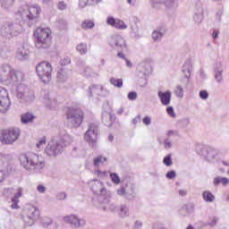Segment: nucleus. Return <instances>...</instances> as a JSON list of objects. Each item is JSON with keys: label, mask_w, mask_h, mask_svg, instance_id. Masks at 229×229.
<instances>
[{"label": "nucleus", "mask_w": 229, "mask_h": 229, "mask_svg": "<svg viewBox=\"0 0 229 229\" xmlns=\"http://www.w3.org/2000/svg\"><path fill=\"white\" fill-rule=\"evenodd\" d=\"M35 116L31 113H25L21 114L22 124H29V123H33Z\"/></svg>", "instance_id": "31"}, {"label": "nucleus", "mask_w": 229, "mask_h": 229, "mask_svg": "<svg viewBox=\"0 0 229 229\" xmlns=\"http://www.w3.org/2000/svg\"><path fill=\"white\" fill-rule=\"evenodd\" d=\"M127 98L130 101H135L137 99V92L131 91L128 93Z\"/></svg>", "instance_id": "55"}, {"label": "nucleus", "mask_w": 229, "mask_h": 229, "mask_svg": "<svg viewBox=\"0 0 229 229\" xmlns=\"http://www.w3.org/2000/svg\"><path fill=\"white\" fill-rule=\"evenodd\" d=\"M166 113L170 117H176V114L174 113V108L173 106L166 107Z\"/></svg>", "instance_id": "56"}, {"label": "nucleus", "mask_w": 229, "mask_h": 229, "mask_svg": "<svg viewBox=\"0 0 229 229\" xmlns=\"http://www.w3.org/2000/svg\"><path fill=\"white\" fill-rule=\"evenodd\" d=\"M99 135V125L97 123H89L88 130L84 133V140L91 148H97L98 146V136Z\"/></svg>", "instance_id": "10"}, {"label": "nucleus", "mask_w": 229, "mask_h": 229, "mask_svg": "<svg viewBox=\"0 0 229 229\" xmlns=\"http://www.w3.org/2000/svg\"><path fill=\"white\" fill-rule=\"evenodd\" d=\"M198 155L203 157L207 162L210 164H216L219 162L220 151L214 147L199 145L196 148Z\"/></svg>", "instance_id": "8"}, {"label": "nucleus", "mask_w": 229, "mask_h": 229, "mask_svg": "<svg viewBox=\"0 0 229 229\" xmlns=\"http://www.w3.org/2000/svg\"><path fill=\"white\" fill-rule=\"evenodd\" d=\"M35 45L38 49H47L51 46V30L38 28L34 31Z\"/></svg>", "instance_id": "6"}, {"label": "nucleus", "mask_w": 229, "mask_h": 229, "mask_svg": "<svg viewBox=\"0 0 229 229\" xmlns=\"http://www.w3.org/2000/svg\"><path fill=\"white\" fill-rule=\"evenodd\" d=\"M193 21L197 22V24L201 23V21H203V13L194 12Z\"/></svg>", "instance_id": "43"}, {"label": "nucleus", "mask_w": 229, "mask_h": 229, "mask_svg": "<svg viewBox=\"0 0 229 229\" xmlns=\"http://www.w3.org/2000/svg\"><path fill=\"white\" fill-rule=\"evenodd\" d=\"M219 183H222V185H228L229 179L226 177H216L214 179V185H219Z\"/></svg>", "instance_id": "38"}, {"label": "nucleus", "mask_w": 229, "mask_h": 229, "mask_svg": "<svg viewBox=\"0 0 229 229\" xmlns=\"http://www.w3.org/2000/svg\"><path fill=\"white\" fill-rule=\"evenodd\" d=\"M55 198L58 201H62L65 199V198H67V193H65L64 191L59 192L56 194Z\"/></svg>", "instance_id": "53"}, {"label": "nucleus", "mask_w": 229, "mask_h": 229, "mask_svg": "<svg viewBox=\"0 0 229 229\" xmlns=\"http://www.w3.org/2000/svg\"><path fill=\"white\" fill-rule=\"evenodd\" d=\"M83 75L86 76V78H90L92 76H96V72L92 71V68L86 67L84 69Z\"/></svg>", "instance_id": "44"}, {"label": "nucleus", "mask_w": 229, "mask_h": 229, "mask_svg": "<svg viewBox=\"0 0 229 229\" xmlns=\"http://www.w3.org/2000/svg\"><path fill=\"white\" fill-rule=\"evenodd\" d=\"M202 198L204 201H207V203H212V201L216 199V197L214 196V194H212V192L208 191H206L202 193Z\"/></svg>", "instance_id": "33"}, {"label": "nucleus", "mask_w": 229, "mask_h": 229, "mask_svg": "<svg viewBox=\"0 0 229 229\" xmlns=\"http://www.w3.org/2000/svg\"><path fill=\"white\" fill-rule=\"evenodd\" d=\"M219 221V218L216 216L209 217V221L208 223V226H216L217 225V222Z\"/></svg>", "instance_id": "50"}, {"label": "nucleus", "mask_w": 229, "mask_h": 229, "mask_svg": "<svg viewBox=\"0 0 229 229\" xmlns=\"http://www.w3.org/2000/svg\"><path fill=\"white\" fill-rule=\"evenodd\" d=\"M111 85H114V87H116L117 89L123 88V79H115L112 77L109 80Z\"/></svg>", "instance_id": "39"}, {"label": "nucleus", "mask_w": 229, "mask_h": 229, "mask_svg": "<svg viewBox=\"0 0 229 229\" xmlns=\"http://www.w3.org/2000/svg\"><path fill=\"white\" fill-rule=\"evenodd\" d=\"M164 144H165V149H171V148H173V142L169 140V138H166L164 140Z\"/></svg>", "instance_id": "57"}, {"label": "nucleus", "mask_w": 229, "mask_h": 229, "mask_svg": "<svg viewBox=\"0 0 229 229\" xmlns=\"http://www.w3.org/2000/svg\"><path fill=\"white\" fill-rule=\"evenodd\" d=\"M102 123L107 128H110L115 123V114H112L110 111H102Z\"/></svg>", "instance_id": "18"}, {"label": "nucleus", "mask_w": 229, "mask_h": 229, "mask_svg": "<svg viewBox=\"0 0 229 229\" xmlns=\"http://www.w3.org/2000/svg\"><path fill=\"white\" fill-rule=\"evenodd\" d=\"M221 17H223V11L218 10L216 13V21L221 22Z\"/></svg>", "instance_id": "62"}, {"label": "nucleus", "mask_w": 229, "mask_h": 229, "mask_svg": "<svg viewBox=\"0 0 229 229\" xmlns=\"http://www.w3.org/2000/svg\"><path fill=\"white\" fill-rule=\"evenodd\" d=\"M36 72L43 83H49L51 81L53 66L50 63L43 61L36 66Z\"/></svg>", "instance_id": "9"}, {"label": "nucleus", "mask_w": 229, "mask_h": 229, "mask_svg": "<svg viewBox=\"0 0 229 229\" xmlns=\"http://www.w3.org/2000/svg\"><path fill=\"white\" fill-rule=\"evenodd\" d=\"M72 143V137L64 134L62 137L54 138L46 147L45 152L48 157H58L64 153L67 145Z\"/></svg>", "instance_id": "4"}, {"label": "nucleus", "mask_w": 229, "mask_h": 229, "mask_svg": "<svg viewBox=\"0 0 229 229\" xmlns=\"http://www.w3.org/2000/svg\"><path fill=\"white\" fill-rule=\"evenodd\" d=\"M57 8L61 11L67 10V4H65V2L61 1L57 4Z\"/></svg>", "instance_id": "59"}, {"label": "nucleus", "mask_w": 229, "mask_h": 229, "mask_svg": "<svg viewBox=\"0 0 229 229\" xmlns=\"http://www.w3.org/2000/svg\"><path fill=\"white\" fill-rule=\"evenodd\" d=\"M106 22L110 26H113V28H116V30H126V28H128L124 21L114 19V17H108Z\"/></svg>", "instance_id": "20"}, {"label": "nucleus", "mask_w": 229, "mask_h": 229, "mask_svg": "<svg viewBox=\"0 0 229 229\" xmlns=\"http://www.w3.org/2000/svg\"><path fill=\"white\" fill-rule=\"evenodd\" d=\"M64 221L65 223H69L72 228H80V226H85L86 225L85 219H80L78 216L74 215L64 216Z\"/></svg>", "instance_id": "17"}, {"label": "nucleus", "mask_w": 229, "mask_h": 229, "mask_svg": "<svg viewBox=\"0 0 229 229\" xmlns=\"http://www.w3.org/2000/svg\"><path fill=\"white\" fill-rule=\"evenodd\" d=\"M117 194L118 196H124L125 199H133L135 198V185L129 182L125 187L117 190Z\"/></svg>", "instance_id": "15"}, {"label": "nucleus", "mask_w": 229, "mask_h": 229, "mask_svg": "<svg viewBox=\"0 0 229 229\" xmlns=\"http://www.w3.org/2000/svg\"><path fill=\"white\" fill-rule=\"evenodd\" d=\"M152 8H159L160 4H165L166 8H173L174 0H150Z\"/></svg>", "instance_id": "23"}, {"label": "nucleus", "mask_w": 229, "mask_h": 229, "mask_svg": "<svg viewBox=\"0 0 229 229\" xmlns=\"http://www.w3.org/2000/svg\"><path fill=\"white\" fill-rule=\"evenodd\" d=\"M22 197V188L17 189V191L15 192L14 196L11 199L12 205L11 208H19V198Z\"/></svg>", "instance_id": "26"}, {"label": "nucleus", "mask_w": 229, "mask_h": 229, "mask_svg": "<svg viewBox=\"0 0 229 229\" xmlns=\"http://www.w3.org/2000/svg\"><path fill=\"white\" fill-rule=\"evenodd\" d=\"M191 121L189 118H183L182 120L179 121V124H181V128H187L189 126Z\"/></svg>", "instance_id": "49"}, {"label": "nucleus", "mask_w": 229, "mask_h": 229, "mask_svg": "<svg viewBox=\"0 0 229 229\" xmlns=\"http://www.w3.org/2000/svg\"><path fill=\"white\" fill-rule=\"evenodd\" d=\"M89 185L93 194L99 195L98 200L99 205L102 206V210H106L107 205H110V191H106L105 183L98 179H93L89 182Z\"/></svg>", "instance_id": "5"}, {"label": "nucleus", "mask_w": 229, "mask_h": 229, "mask_svg": "<svg viewBox=\"0 0 229 229\" xmlns=\"http://www.w3.org/2000/svg\"><path fill=\"white\" fill-rule=\"evenodd\" d=\"M37 191L38 192H39L40 194H44L46 192V186L39 184L37 187Z\"/></svg>", "instance_id": "63"}, {"label": "nucleus", "mask_w": 229, "mask_h": 229, "mask_svg": "<svg viewBox=\"0 0 229 229\" xmlns=\"http://www.w3.org/2000/svg\"><path fill=\"white\" fill-rule=\"evenodd\" d=\"M179 133L180 132L178 131L170 130L167 131L166 135L167 137H178Z\"/></svg>", "instance_id": "60"}, {"label": "nucleus", "mask_w": 229, "mask_h": 229, "mask_svg": "<svg viewBox=\"0 0 229 229\" xmlns=\"http://www.w3.org/2000/svg\"><path fill=\"white\" fill-rule=\"evenodd\" d=\"M96 24L94 23V21H92V20H85L81 22V25L82 30H92V28H94Z\"/></svg>", "instance_id": "34"}, {"label": "nucleus", "mask_w": 229, "mask_h": 229, "mask_svg": "<svg viewBox=\"0 0 229 229\" xmlns=\"http://www.w3.org/2000/svg\"><path fill=\"white\" fill-rule=\"evenodd\" d=\"M192 212H194V205L193 204L184 205L179 210V214H180V216H182V217L189 216V214H192Z\"/></svg>", "instance_id": "29"}, {"label": "nucleus", "mask_w": 229, "mask_h": 229, "mask_svg": "<svg viewBox=\"0 0 229 229\" xmlns=\"http://www.w3.org/2000/svg\"><path fill=\"white\" fill-rule=\"evenodd\" d=\"M20 136L21 131L18 128H11L2 131L0 140L2 144H13V142L18 140Z\"/></svg>", "instance_id": "11"}, {"label": "nucleus", "mask_w": 229, "mask_h": 229, "mask_svg": "<svg viewBox=\"0 0 229 229\" xmlns=\"http://www.w3.org/2000/svg\"><path fill=\"white\" fill-rule=\"evenodd\" d=\"M109 45L114 51H124L126 49V40L121 35L111 36Z\"/></svg>", "instance_id": "13"}, {"label": "nucleus", "mask_w": 229, "mask_h": 229, "mask_svg": "<svg viewBox=\"0 0 229 229\" xmlns=\"http://www.w3.org/2000/svg\"><path fill=\"white\" fill-rule=\"evenodd\" d=\"M101 0H79L80 8H85L86 6H90L94 3H99Z\"/></svg>", "instance_id": "35"}, {"label": "nucleus", "mask_w": 229, "mask_h": 229, "mask_svg": "<svg viewBox=\"0 0 229 229\" xmlns=\"http://www.w3.org/2000/svg\"><path fill=\"white\" fill-rule=\"evenodd\" d=\"M94 174H96L98 178H101V180H105V178L108 176V172L106 171L101 172L100 170H97L94 172Z\"/></svg>", "instance_id": "47"}, {"label": "nucleus", "mask_w": 229, "mask_h": 229, "mask_svg": "<svg viewBox=\"0 0 229 229\" xmlns=\"http://www.w3.org/2000/svg\"><path fill=\"white\" fill-rule=\"evenodd\" d=\"M21 165L25 168V171L35 174L41 173L46 166V160L42 156L35 153L23 154L20 157Z\"/></svg>", "instance_id": "3"}, {"label": "nucleus", "mask_w": 229, "mask_h": 229, "mask_svg": "<svg viewBox=\"0 0 229 229\" xmlns=\"http://www.w3.org/2000/svg\"><path fill=\"white\" fill-rule=\"evenodd\" d=\"M44 103L47 108L54 109L58 106V102H56V98L51 97V95L47 94L44 98Z\"/></svg>", "instance_id": "24"}, {"label": "nucleus", "mask_w": 229, "mask_h": 229, "mask_svg": "<svg viewBox=\"0 0 229 229\" xmlns=\"http://www.w3.org/2000/svg\"><path fill=\"white\" fill-rule=\"evenodd\" d=\"M77 51L80 53V55H87V44L86 43H81L76 47Z\"/></svg>", "instance_id": "41"}, {"label": "nucleus", "mask_w": 229, "mask_h": 229, "mask_svg": "<svg viewBox=\"0 0 229 229\" xmlns=\"http://www.w3.org/2000/svg\"><path fill=\"white\" fill-rule=\"evenodd\" d=\"M10 108V98L8 91L4 88H0V112L6 114Z\"/></svg>", "instance_id": "16"}, {"label": "nucleus", "mask_w": 229, "mask_h": 229, "mask_svg": "<svg viewBox=\"0 0 229 229\" xmlns=\"http://www.w3.org/2000/svg\"><path fill=\"white\" fill-rule=\"evenodd\" d=\"M149 74H151V65L148 63H141L138 66V76L143 80L144 84H140V87H146V85H148L146 78L149 76Z\"/></svg>", "instance_id": "14"}, {"label": "nucleus", "mask_w": 229, "mask_h": 229, "mask_svg": "<svg viewBox=\"0 0 229 229\" xmlns=\"http://www.w3.org/2000/svg\"><path fill=\"white\" fill-rule=\"evenodd\" d=\"M199 96L200 98V99H208V91L207 90H200L199 93Z\"/></svg>", "instance_id": "54"}, {"label": "nucleus", "mask_w": 229, "mask_h": 229, "mask_svg": "<svg viewBox=\"0 0 229 229\" xmlns=\"http://www.w3.org/2000/svg\"><path fill=\"white\" fill-rule=\"evenodd\" d=\"M68 79H69V70H67L66 68H61L57 72V81H60L61 83H64Z\"/></svg>", "instance_id": "28"}, {"label": "nucleus", "mask_w": 229, "mask_h": 229, "mask_svg": "<svg viewBox=\"0 0 229 229\" xmlns=\"http://www.w3.org/2000/svg\"><path fill=\"white\" fill-rule=\"evenodd\" d=\"M215 80L217 83L223 82V68H221V63L216 64L215 67Z\"/></svg>", "instance_id": "30"}, {"label": "nucleus", "mask_w": 229, "mask_h": 229, "mask_svg": "<svg viewBox=\"0 0 229 229\" xmlns=\"http://www.w3.org/2000/svg\"><path fill=\"white\" fill-rule=\"evenodd\" d=\"M12 168L10 165H8V155L0 154V169Z\"/></svg>", "instance_id": "32"}, {"label": "nucleus", "mask_w": 229, "mask_h": 229, "mask_svg": "<svg viewBox=\"0 0 229 229\" xmlns=\"http://www.w3.org/2000/svg\"><path fill=\"white\" fill-rule=\"evenodd\" d=\"M16 56L21 61L28 60L30 58V48H28V45H21L17 49Z\"/></svg>", "instance_id": "19"}, {"label": "nucleus", "mask_w": 229, "mask_h": 229, "mask_svg": "<svg viewBox=\"0 0 229 229\" xmlns=\"http://www.w3.org/2000/svg\"><path fill=\"white\" fill-rule=\"evenodd\" d=\"M175 95L177 98H183V88H182V86L176 87Z\"/></svg>", "instance_id": "52"}, {"label": "nucleus", "mask_w": 229, "mask_h": 229, "mask_svg": "<svg viewBox=\"0 0 229 229\" xmlns=\"http://www.w3.org/2000/svg\"><path fill=\"white\" fill-rule=\"evenodd\" d=\"M105 162H106V157H104L103 156H99L98 157H95L93 160V165L95 167H99V165H104Z\"/></svg>", "instance_id": "40"}, {"label": "nucleus", "mask_w": 229, "mask_h": 229, "mask_svg": "<svg viewBox=\"0 0 229 229\" xmlns=\"http://www.w3.org/2000/svg\"><path fill=\"white\" fill-rule=\"evenodd\" d=\"M143 123H145L146 126H149V124H151V117L145 116L143 118Z\"/></svg>", "instance_id": "64"}, {"label": "nucleus", "mask_w": 229, "mask_h": 229, "mask_svg": "<svg viewBox=\"0 0 229 229\" xmlns=\"http://www.w3.org/2000/svg\"><path fill=\"white\" fill-rule=\"evenodd\" d=\"M165 176L168 180H174V178H176V172L174 170H171L166 173Z\"/></svg>", "instance_id": "51"}, {"label": "nucleus", "mask_w": 229, "mask_h": 229, "mask_svg": "<svg viewBox=\"0 0 229 229\" xmlns=\"http://www.w3.org/2000/svg\"><path fill=\"white\" fill-rule=\"evenodd\" d=\"M51 223H53L51 218L46 217L43 219L42 225H43L44 228H47L49 226V225H51Z\"/></svg>", "instance_id": "58"}, {"label": "nucleus", "mask_w": 229, "mask_h": 229, "mask_svg": "<svg viewBox=\"0 0 229 229\" xmlns=\"http://www.w3.org/2000/svg\"><path fill=\"white\" fill-rule=\"evenodd\" d=\"M163 164L166 165V167H171L173 165V155L168 154L166 157L163 159Z\"/></svg>", "instance_id": "42"}, {"label": "nucleus", "mask_w": 229, "mask_h": 229, "mask_svg": "<svg viewBox=\"0 0 229 229\" xmlns=\"http://www.w3.org/2000/svg\"><path fill=\"white\" fill-rule=\"evenodd\" d=\"M0 182L4 181V173H12V168H0Z\"/></svg>", "instance_id": "46"}, {"label": "nucleus", "mask_w": 229, "mask_h": 229, "mask_svg": "<svg viewBox=\"0 0 229 229\" xmlns=\"http://www.w3.org/2000/svg\"><path fill=\"white\" fill-rule=\"evenodd\" d=\"M110 178L113 182V183H115V185H119V183H121V178L119 177V175L115 173H112L110 174Z\"/></svg>", "instance_id": "45"}, {"label": "nucleus", "mask_w": 229, "mask_h": 229, "mask_svg": "<svg viewBox=\"0 0 229 229\" xmlns=\"http://www.w3.org/2000/svg\"><path fill=\"white\" fill-rule=\"evenodd\" d=\"M40 13H42V8L38 4L21 5L15 13L16 17H21V21H13L4 22L0 29L2 37L10 40V38L21 35L22 32V24L31 28V26H35V24L40 22Z\"/></svg>", "instance_id": "1"}, {"label": "nucleus", "mask_w": 229, "mask_h": 229, "mask_svg": "<svg viewBox=\"0 0 229 229\" xmlns=\"http://www.w3.org/2000/svg\"><path fill=\"white\" fill-rule=\"evenodd\" d=\"M157 96L161 101V104L164 105V106H168V105L171 104V91L167 90V91H158L157 92Z\"/></svg>", "instance_id": "22"}, {"label": "nucleus", "mask_w": 229, "mask_h": 229, "mask_svg": "<svg viewBox=\"0 0 229 229\" xmlns=\"http://www.w3.org/2000/svg\"><path fill=\"white\" fill-rule=\"evenodd\" d=\"M103 94V86L101 85H92L89 88V97L92 96H102Z\"/></svg>", "instance_id": "25"}, {"label": "nucleus", "mask_w": 229, "mask_h": 229, "mask_svg": "<svg viewBox=\"0 0 229 229\" xmlns=\"http://www.w3.org/2000/svg\"><path fill=\"white\" fill-rule=\"evenodd\" d=\"M182 71L185 78H191V72H192V63L191 62V59L185 61L184 64L182 65Z\"/></svg>", "instance_id": "27"}, {"label": "nucleus", "mask_w": 229, "mask_h": 229, "mask_svg": "<svg viewBox=\"0 0 229 229\" xmlns=\"http://www.w3.org/2000/svg\"><path fill=\"white\" fill-rule=\"evenodd\" d=\"M194 12L198 13H203V2L201 0H193Z\"/></svg>", "instance_id": "36"}, {"label": "nucleus", "mask_w": 229, "mask_h": 229, "mask_svg": "<svg viewBox=\"0 0 229 229\" xmlns=\"http://www.w3.org/2000/svg\"><path fill=\"white\" fill-rule=\"evenodd\" d=\"M65 117L68 128H80L83 123V111L80 108L70 107L66 111Z\"/></svg>", "instance_id": "7"}, {"label": "nucleus", "mask_w": 229, "mask_h": 229, "mask_svg": "<svg viewBox=\"0 0 229 229\" xmlns=\"http://www.w3.org/2000/svg\"><path fill=\"white\" fill-rule=\"evenodd\" d=\"M26 216H23V221L29 225L32 226L33 223L38 219L40 216V210L35 206H29L26 209Z\"/></svg>", "instance_id": "12"}, {"label": "nucleus", "mask_w": 229, "mask_h": 229, "mask_svg": "<svg viewBox=\"0 0 229 229\" xmlns=\"http://www.w3.org/2000/svg\"><path fill=\"white\" fill-rule=\"evenodd\" d=\"M165 31H167V28L165 26L158 27L156 30L152 32V38L154 42H160L162 38H164V35H165Z\"/></svg>", "instance_id": "21"}, {"label": "nucleus", "mask_w": 229, "mask_h": 229, "mask_svg": "<svg viewBox=\"0 0 229 229\" xmlns=\"http://www.w3.org/2000/svg\"><path fill=\"white\" fill-rule=\"evenodd\" d=\"M14 1L15 0H0V4L4 10H10V8L13 6Z\"/></svg>", "instance_id": "37"}, {"label": "nucleus", "mask_w": 229, "mask_h": 229, "mask_svg": "<svg viewBox=\"0 0 229 229\" xmlns=\"http://www.w3.org/2000/svg\"><path fill=\"white\" fill-rule=\"evenodd\" d=\"M0 81L4 85L16 87L17 98L21 103H32L35 101V93L22 84L24 81V73L21 71L12 70L9 65H4L0 69Z\"/></svg>", "instance_id": "2"}, {"label": "nucleus", "mask_w": 229, "mask_h": 229, "mask_svg": "<svg viewBox=\"0 0 229 229\" xmlns=\"http://www.w3.org/2000/svg\"><path fill=\"white\" fill-rule=\"evenodd\" d=\"M121 216H123V217H128V216H130V212L128 211V208L124 205L121 206Z\"/></svg>", "instance_id": "48"}, {"label": "nucleus", "mask_w": 229, "mask_h": 229, "mask_svg": "<svg viewBox=\"0 0 229 229\" xmlns=\"http://www.w3.org/2000/svg\"><path fill=\"white\" fill-rule=\"evenodd\" d=\"M69 64H71V58H69V57H64V59H62L60 61V65H62V66L69 65Z\"/></svg>", "instance_id": "61"}]
</instances>
